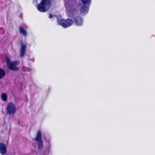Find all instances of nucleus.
<instances>
[{"instance_id": "9b49d317", "label": "nucleus", "mask_w": 155, "mask_h": 155, "mask_svg": "<svg viewBox=\"0 0 155 155\" xmlns=\"http://www.w3.org/2000/svg\"><path fill=\"white\" fill-rule=\"evenodd\" d=\"M1 97L3 101H5L7 100V96L5 93H2L1 95Z\"/></svg>"}, {"instance_id": "7ed1b4c3", "label": "nucleus", "mask_w": 155, "mask_h": 155, "mask_svg": "<svg viewBox=\"0 0 155 155\" xmlns=\"http://www.w3.org/2000/svg\"><path fill=\"white\" fill-rule=\"evenodd\" d=\"M57 22L58 25H61L64 28H66L71 25L73 21L71 19L69 18H68L66 20L57 18Z\"/></svg>"}, {"instance_id": "20e7f679", "label": "nucleus", "mask_w": 155, "mask_h": 155, "mask_svg": "<svg viewBox=\"0 0 155 155\" xmlns=\"http://www.w3.org/2000/svg\"><path fill=\"white\" fill-rule=\"evenodd\" d=\"M19 63V61H15L11 62L7 61V64L8 68L14 71H17L19 69V68L16 67V66L18 65Z\"/></svg>"}, {"instance_id": "9d476101", "label": "nucleus", "mask_w": 155, "mask_h": 155, "mask_svg": "<svg viewBox=\"0 0 155 155\" xmlns=\"http://www.w3.org/2000/svg\"><path fill=\"white\" fill-rule=\"evenodd\" d=\"M6 74L4 70L0 68V79L4 77Z\"/></svg>"}, {"instance_id": "f8f14e48", "label": "nucleus", "mask_w": 155, "mask_h": 155, "mask_svg": "<svg viewBox=\"0 0 155 155\" xmlns=\"http://www.w3.org/2000/svg\"><path fill=\"white\" fill-rule=\"evenodd\" d=\"M31 68H27L25 66H23L22 68V70L24 71H31Z\"/></svg>"}, {"instance_id": "1a4fd4ad", "label": "nucleus", "mask_w": 155, "mask_h": 155, "mask_svg": "<svg viewBox=\"0 0 155 155\" xmlns=\"http://www.w3.org/2000/svg\"><path fill=\"white\" fill-rule=\"evenodd\" d=\"M20 33L23 36L26 37L27 35V32L24 29L21 27L19 28Z\"/></svg>"}, {"instance_id": "ddd939ff", "label": "nucleus", "mask_w": 155, "mask_h": 155, "mask_svg": "<svg viewBox=\"0 0 155 155\" xmlns=\"http://www.w3.org/2000/svg\"><path fill=\"white\" fill-rule=\"evenodd\" d=\"M35 60L34 57L32 56H29L28 58V61H31L32 62H34Z\"/></svg>"}, {"instance_id": "423d86ee", "label": "nucleus", "mask_w": 155, "mask_h": 155, "mask_svg": "<svg viewBox=\"0 0 155 155\" xmlns=\"http://www.w3.org/2000/svg\"><path fill=\"white\" fill-rule=\"evenodd\" d=\"M35 140L38 143L39 148L41 149L43 147V143L42 140L41 134L40 130H38L37 133Z\"/></svg>"}, {"instance_id": "4468645a", "label": "nucleus", "mask_w": 155, "mask_h": 155, "mask_svg": "<svg viewBox=\"0 0 155 155\" xmlns=\"http://www.w3.org/2000/svg\"><path fill=\"white\" fill-rule=\"evenodd\" d=\"M50 146L48 148H47L45 151H44V154L45 155H47L50 152V150H49V148H50Z\"/></svg>"}, {"instance_id": "39448f33", "label": "nucleus", "mask_w": 155, "mask_h": 155, "mask_svg": "<svg viewBox=\"0 0 155 155\" xmlns=\"http://www.w3.org/2000/svg\"><path fill=\"white\" fill-rule=\"evenodd\" d=\"M16 110V107L15 104L12 103H10L8 104L6 108L7 114L11 115L14 114Z\"/></svg>"}, {"instance_id": "6e6552de", "label": "nucleus", "mask_w": 155, "mask_h": 155, "mask_svg": "<svg viewBox=\"0 0 155 155\" xmlns=\"http://www.w3.org/2000/svg\"><path fill=\"white\" fill-rule=\"evenodd\" d=\"M6 152V148L5 144L3 143H0V152L2 154H5Z\"/></svg>"}, {"instance_id": "f03ea898", "label": "nucleus", "mask_w": 155, "mask_h": 155, "mask_svg": "<svg viewBox=\"0 0 155 155\" xmlns=\"http://www.w3.org/2000/svg\"><path fill=\"white\" fill-rule=\"evenodd\" d=\"M33 3L35 5L38 4L37 9L42 12H46L51 6V0H33Z\"/></svg>"}, {"instance_id": "0eeeda50", "label": "nucleus", "mask_w": 155, "mask_h": 155, "mask_svg": "<svg viewBox=\"0 0 155 155\" xmlns=\"http://www.w3.org/2000/svg\"><path fill=\"white\" fill-rule=\"evenodd\" d=\"M21 46L20 56L21 58H22L24 57L25 53L26 45L23 44L22 42H21Z\"/></svg>"}, {"instance_id": "f257e3e1", "label": "nucleus", "mask_w": 155, "mask_h": 155, "mask_svg": "<svg viewBox=\"0 0 155 155\" xmlns=\"http://www.w3.org/2000/svg\"><path fill=\"white\" fill-rule=\"evenodd\" d=\"M64 2L65 6L67 9V15L72 18L76 26H82L84 19L81 16L77 15V11L72 8L78 5L79 8L81 13L86 14L88 11L91 0H64Z\"/></svg>"}, {"instance_id": "2eb2a0df", "label": "nucleus", "mask_w": 155, "mask_h": 155, "mask_svg": "<svg viewBox=\"0 0 155 155\" xmlns=\"http://www.w3.org/2000/svg\"><path fill=\"white\" fill-rule=\"evenodd\" d=\"M49 17L48 18H50V19H51L52 18H53V17H54V16H53L52 15H51V14H49Z\"/></svg>"}]
</instances>
